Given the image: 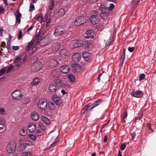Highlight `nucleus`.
Wrapping results in <instances>:
<instances>
[{
  "mask_svg": "<svg viewBox=\"0 0 156 156\" xmlns=\"http://www.w3.org/2000/svg\"><path fill=\"white\" fill-rule=\"evenodd\" d=\"M41 118L42 121L45 124H49L50 123V121L49 120L44 116H42Z\"/></svg>",
  "mask_w": 156,
  "mask_h": 156,
  "instance_id": "nucleus-28",
  "label": "nucleus"
},
{
  "mask_svg": "<svg viewBox=\"0 0 156 156\" xmlns=\"http://www.w3.org/2000/svg\"><path fill=\"white\" fill-rule=\"evenodd\" d=\"M54 46L56 48L55 49L56 51L59 50L60 48V44L58 43H57L54 44Z\"/></svg>",
  "mask_w": 156,
  "mask_h": 156,
  "instance_id": "nucleus-43",
  "label": "nucleus"
},
{
  "mask_svg": "<svg viewBox=\"0 0 156 156\" xmlns=\"http://www.w3.org/2000/svg\"><path fill=\"white\" fill-rule=\"evenodd\" d=\"M39 126L41 129L43 130H44L45 129L46 127L41 122H39Z\"/></svg>",
  "mask_w": 156,
  "mask_h": 156,
  "instance_id": "nucleus-39",
  "label": "nucleus"
},
{
  "mask_svg": "<svg viewBox=\"0 0 156 156\" xmlns=\"http://www.w3.org/2000/svg\"><path fill=\"white\" fill-rule=\"evenodd\" d=\"M56 141H55L54 142H53L52 144H51L50 146V148H51L53 147H54L56 144Z\"/></svg>",
  "mask_w": 156,
  "mask_h": 156,
  "instance_id": "nucleus-57",
  "label": "nucleus"
},
{
  "mask_svg": "<svg viewBox=\"0 0 156 156\" xmlns=\"http://www.w3.org/2000/svg\"><path fill=\"white\" fill-rule=\"evenodd\" d=\"M99 10L101 12V16L104 19H106L109 14L110 13L108 8L104 5H100L99 7Z\"/></svg>",
  "mask_w": 156,
  "mask_h": 156,
  "instance_id": "nucleus-2",
  "label": "nucleus"
},
{
  "mask_svg": "<svg viewBox=\"0 0 156 156\" xmlns=\"http://www.w3.org/2000/svg\"><path fill=\"white\" fill-rule=\"evenodd\" d=\"M81 55L79 53L74 54L73 56V60L76 62L79 61L81 58Z\"/></svg>",
  "mask_w": 156,
  "mask_h": 156,
  "instance_id": "nucleus-17",
  "label": "nucleus"
},
{
  "mask_svg": "<svg viewBox=\"0 0 156 156\" xmlns=\"http://www.w3.org/2000/svg\"><path fill=\"white\" fill-rule=\"evenodd\" d=\"M89 107H85L84 108H83L81 111V113H82L83 114H84L86 112H87L88 110H89V109L88 108Z\"/></svg>",
  "mask_w": 156,
  "mask_h": 156,
  "instance_id": "nucleus-42",
  "label": "nucleus"
},
{
  "mask_svg": "<svg viewBox=\"0 0 156 156\" xmlns=\"http://www.w3.org/2000/svg\"><path fill=\"white\" fill-rule=\"evenodd\" d=\"M31 116L34 120H37L39 118V115L38 113L36 112H33L31 113Z\"/></svg>",
  "mask_w": 156,
  "mask_h": 156,
  "instance_id": "nucleus-16",
  "label": "nucleus"
},
{
  "mask_svg": "<svg viewBox=\"0 0 156 156\" xmlns=\"http://www.w3.org/2000/svg\"><path fill=\"white\" fill-rule=\"evenodd\" d=\"M125 58V55H123L121 57L120 59V62L121 63L123 64Z\"/></svg>",
  "mask_w": 156,
  "mask_h": 156,
  "instance_id": "nucleus-49",
  "label": "nucleus"
},
{
  "mask_svg": "<svg viewBox=\"0 0 156 156\" xmlns=\"http://www.w3.org/2000/svg\"><path fill=\"white\" fill-rule=\"evenodd\" d=\"M86 34L88 36H86L85 38H89L92 37H93L92 34H93V30H87L86 31Z\"/></svg>",
  "mask_w": 156,
  "mask_h": 156,
  "instance_id": "nucleus-26",
  "label": "nucleus"
},
{
  "mask_svg": "<svg viewBox=\"0 0 156 156\" xmlns=\"http://www.w3.org/2000/svg\"><path fill=\"white\" fill-rule=\"evenodd\" d=\"M68 79L72 82H74L75 80V77L72 74L69 75L68 76Z\"/></svg>",
  "mask_w": 156,
  "mask_h": 156,
  "instance_id": "nucleus-34",
  "label": "nucleus"
},
{
  "mask_svg": "<svg viewBox=\"0 0 156 156\" xmlns=\"http://www.w3.org/2000/svg\"><path fill=\"white\" fill-rule=\"evenodd\" d=\"M16 145L14 141L10 142L7 144V152L10 153L12 154L15 151Z\"/></svg>",
  "mask_w": 156,
  "mask_h": 156,
  "instance_id": "nucleus-3",
  "label": "nucleus"
},
{
  "mask_svg": "<svg viewBox=\"0 0 156 156\" xmlns=\"http://www.w3.org/2000/svg\"><path fill=\"white\" fill-rule=\"evenodd\" d=\"M42 18V14H37L35 16V19L38 21L41 20Z\"/></svg>",
  "mask_w": 156,
  "mask_h": 156,
  "instance_id": "nucleus-32",
  "label": "nucleus"
},
{
  "mask_svg": "<svg viewBox=\"0 0 156 156\" xmlns=\"http://www.w3.org/2000/svg\"><path fill=\"white\" fill-rule=\"evenodd\" d=\"M60 53L61 56L63 58H65L68 54L67 51L65 49H62Z\"/></svg>",
  "mask_w": 156,
  "mask_h": 156,
  "instance_id": "nucleus-23",
  "label": "nucleus"
},
{
  "mask_svg": "<svg viewBox=\"0 0 156 156\" xmlns=\"http://www.w3.org/2000/svg\"><path fill=\"white\" fill-rule=\"evenodd\" d=\"M127 113L126 112H125V114L124 116V117L123 119V121L124 122H125L126 120L127 116Z\"/></svg>",
  "mask_w": 156,
  "mask_h": 156,
  "instance_id": "nucleus-58",
  "label": "nucleus"
},
{
  "mask_svg": "<svg viewBox=\"0 0 156 156\" xmlns=\"http://www.w3.org/2000/svg\"><path fill=\"white\" fill-rule=\"evenodd\" d=\"M48 107L51 109H54L55 107L54 103L52 102L48 104Z\"/></svg>",
  "mask_w": 156,
  "mask_h": 156,
  "instance_id": "nucleus-38",
  "label": "nucleus"
},
{
  "mask_svg": "<svg viewBox=\"0 0 156 156\" xmlns=\"http://www.w3.org/2000/svg\"><path fill=\"white\" fill-rule=\"evenodd\" d=\"M29 138L33 140H34L36 139V136L33 134H30L29 135Z\"/></svg>",
  "mask_w": 156,
  "mask_h": 156,
  "instance_id": "nucleus-46",
  "label": "nucleus"
},
{
  "mask_svg": "<svg viewBox=\"0 0 156 156\" xmlns=\"http://www.w3.org/2000/svg\"><path fill=\"white\" fill-rule=\"evenodd\" d=\"M70 68L69 66L65 65L60 68V71L63 73H66L70 71Z\"/></svg>",
  "mask_w": 156,
  "mask_h": 156,
  "instance_id": "nucleus-9",
  "label": "nucleus"
},
{
  "mask_svg": "<svg viewBox=\"0 0 156 156\" xmlns=\"http://www.w3.org/2000/svg\"><path fill=\"white\" fill-rule=\"evenodd\" d=\"M22 155L23 156H31L32 154L29 151L23 152L22 153Z\"/></svg>",
  "mask_w": 156,
  "mask_h": 156,
  "instance_id": "nucleus-33",
  "label": "nucleus"
},
{
  "mask_svg": "<svg viewBox=\"0 0 156 156\" xmlns=\"http://www.w3.org/2000/svg\"><path fill=\"white\" fill-rule=\"evenodd\" d=\"M15 15L16 17V22L19 24L20 22V18L22 16V15L20 12L19 11H16V14H15Z\"/></svg>",
  "mask_w": 156,
  "mask_h": 156,
  "instance_id": "nucleus-19",
  "label": "nucleus"
},
{
  "mask_svg": "<svg viewBox=\"0 0 156 156\" xmlns=\"http://www.w3.org/2000/svg\"><path fill=\"white\" fill-rule=\"evenodd\" d=\"M29 56H27V55H26L24 58H23V61H25L28 58Z\"/></svg>",
  "mask_w": 156,
  "mask_h": 156,
  "instance_id": "nucleus-62",
  "label": "nucleus"
},
{
  "mask_svg": "<svg viewBox=\"0 0 156 156\" xmlns=\"http://www.w3.org/2000/svg\"><path fill=\"white\" fill-rule=\"evenodd\" d=\"M6 71L5 69H2L0 70V76L3 75Z\"/></svg>",
  "mask_w": 156,
  "mask_h": 156,
  "instance_id": "nucleus-47",
  "label": "nucleus"
},
{
  "mask_svg": "<svg viewBox=\"0 0 156 156\" xmlns=\"http://www.w3.org/2000/svg\"><path fill=\"white\" fill-rule=\"evenodd\" d=\"M108 40L106 43V45H110L112 42L113 40V36L112 34H111L108 38H107Z\"/></svg>",
  "mask_w": 156,
  "mask_h": 156,
  "instance_id": "nucleus-22",
  "label": "nucleus"
},
{
  "mask_svg": "<svg viewBox=\"0 0 156 156\" xmlns=\"http://www.w3.org/2000/svg\"><path fill=\"white\" fill-rule=\"evenodd\" d=\"M12 96L13 98L16 100H20L23 97V95L20 90L14 91L12 94Z\"/></svg>",
  "mask_w": 156,
  "mask_h": 156,
  "instance_id": "nucleus-5",
  "label": "nucleus"
},
{
  "mask_svg": "<svg viewBox=\"0 0 156 156\" xmlns=\"http://www.w3.org/2000/svg\"><path fill=\"white\" fill-rule=\"evenodd\" d=\"M40 36L39 34H37L34 38H33L32 40H34L36 42H37V43H38L39 42L40 40Z\"/></svg>",
  "mask_w": 156,
  "mask_h": 156,
  "instance_id": "nucleus-36",
  "label": "nucleus"
},
{
  "mask_svg": "<svg viewBox=\"0 0 156 156\" xmlns=\"http://www.w3.org/2000/svg\"><path fill=\"white\" fill-rule=\"evenodd\" d=\"M38 105L41 110H44L47 107V103L45 100H41L39 101Z\"/></svg>",
  "mask_w": 156,
  "mask_h": 156,
  "instance_id": "nucleus-8",
  "label": "nucleus"
},
{
  "mask_svg": "<svg viewBox=\"0 0 156 156\" xmlns=\"http://www.w3.org/2000/svg\"><path fill=\"white\" fill-rule=\"evenodd\" d=\"M52 74L53 76L55 78H59L61 76L60 73L56 70H53L52 72Z\"/></svg>",
  "mask_w": 156,
  "mask_h": 156,
  "instance_id": "nucleus-21",
  "label": "nucleus"
},
{
  "mask_svg": "<svg viewBox=\"0 0 156 156\" xmlns=\"http://www.w3.org/2000/svg\"><path fill=\"white\" fill-rule=\"evenodd\" d=\"M54 6V1L53 0H51L49 2L48 8L49 10H53Z\"/></svg>",
  "mask_w": 156,
  "mask_h": 156,
  "instance_id": "nucleus-27",
  "label": "nucleus"
},
{
  "mask_svg": "<svg viewBox=\"0 0 156 156\" xmlns=\"http://www.w3.org/2000/svg\"><path fill=\"white\" fill-rule=\"evenodd\" d=\"M86 22V19L83 17L80 16L77 18L74 22V24L76 26L83 24Z\"/></svg>",
  "mask_w": 156,
  "mask_h": 156,
  "instance_id": "nucleus-7",
  "label": "nucleus"
},
{
  "mask_svg": "<svg viewBox=\"0 0 156 156\" xmlns=\"http://www.w3.org/2000/svg\"><path fill=\"white\" fill-rule=\"evenodd\" d=\"M14 68V67L12 66H10L7 70V73H8L9 72H11Z\"/></svg>",
  "mask_w": 156,
  "mask_h": 156,
  "instance_id": "nucleus-44",
  "label": "nucleus"
},
{
  "mask_svg": "<svg viewBox=\"0 0 156 156\" xmlns=\"http://www.w3.org/2000/svg\"><path fill=\"white\" fill-rule=\"evenodd\" d=\"M131 94L134 97L137 98H140L143 96V93L142 92L139 90H137L136 92H132L131 93Z\"/></svg>",
  "mask_w": 156,
  "mask_h": 156,
  "instance_id": "nucleus-13",
  "label": "nucleus"
},
{
  "mask_svg": "<svg viewBox=\"0 0 156 156\" xmlns=\"http://www.w3.org/2000/svg\"><path fill=\"white\" fill-rule=\"evenodd\" d=\"M53 99L54 102L58 105H60L62 102V98L57 95H54Z\"/></svg>",
  "mask_w": 156,
  "mask_h": 156,
  "instance_id": "nucleus-11",
  "label": "nucleus"
},
{
  "mask_svg": "<svg viewBox=\"0 0 156 156\" xmlns=\"http://www.w3.org/2000/svg\"><path fill=\"white\" fill-rule=\"evenodd\" d=\"M22 59V58L21 56H16L15 61L14 62V63H17L20 61Z\"/></svg>",
  "mask_w": 156,
  "mask_h": 156,
  "instance_id": "nucleus-31",
  "label": "nucleus"
},
{
  "mask_svg": "<svg viewBox=\"0 0 156 156\" xmlns=\"http://www.w3.org/2000/svg\"><path fill=\"white\" fill-rule=\"evenodd\" d=\"M5 111L3 108H0V115H5Z\"/></svg>",
  "mask_w": 156,
  "mask_h": 156,
  "instance_id": "nucleus-41",
  "label": "nucleus"
},
{
  "mask_svg": "<svg viewBox=\"0 0 156 156\" xmlns=\"http://www.w3.org/2000/svg\"><path fill=\"white\" fill-rule=\"evenodd\" d=\"M108 136H105L104 138V141L105 142H106L107 141V139Z\"/></svg>",
  "mask_w": 156,
  "mask_h": 156,
  "instance_id": "nucleus-61",
  "label": "nucleus"
},
{
  "mask_svg": "<svg viewBox=\"0 0 156 156\" xmlns=\"http://www.w3.org/2000/svg\"><path fill=\"white\" fill-rule=\"evenodd\" d=\"M0 55L2 56L3 57H5V54L4 52H3L2 51H1L0 50Z\"/></svg>",
  "mask_w": 156,
  "mask_h": 156,
  "instance_id": "nucleus-55",
  "label": "nucleus"
},
{
  "mask_svg": "<svg viewBox=\"0 0 156 156\" xmlns=\"http://www.w3.org/2000/svg\"><path fill=\"white\" fill-rule=\"evenodd\" d=\"M83 44L82 41L78 40H73L70 43L69 45L71 48H75L81 47Z\"/></svg>",
  "mask_w": 156,
  "mask_h": 156,
  "instance_id": "nucleus-4",
  "label": "nucleus"
},
{
  "mask_svg": "<svg viewBox=\"0 0 156 156\" xmlns=\"http://www.w3.org/2000/svg\"><path fill=\"white\" fill-rule=\"evenodd\" d=\"M36 128V125L33 123H30L28 126V129L30 132L32 133L35 131Z\"/></svg>",
  "mask_w": 156,
  "mask_h": 156,
  "instance_id": "nucleus-15",
  "label": "nucleus"
},
{
  "mask_svg": "<svg viewBox=\"0 0 156 156\" xmlns=\"http://www.w3.org/2000/svg\"><path fill=\"white\" fill-rule=\"evenodd\" d=\"M57 64V61L55 59L51 60L49 62V65L51 68L56 67Z\"/></svg>",
  "mask_w": 156,
  "mask_h": 156,
  "instance_id": "nucleus-20",
  "label": "nucleus"
},
{
  "mask_svg": "<svg viewBox=\"0 0 156 156\" xmlns=\"http://www.w3.org/2000/svg\"><path fill=\"white\" fill-rule=\"evenodd\" d=\"M135 49V47H128V51L131 52H132Z\"/></svg>",
  "mask_w": 156,
  "mask_h": 156,
  "instance_id": "nucleus-52",
  "label": "nucleus"
},
{
  "mask_svg": "<svg viewBox=\"0 0 156 156\" xmlns=\"http://www.w3.org/2000/svg\"><path fill=\"white\" fill-rule=\"evenodd\" d=\"M49 89L50 91L53 93H55L58 89L55 85L53 84L49 85Z\"/></svg>",
  "mask_w": 156,
  "mask_h": 156,
  "instance_id": "nucleus-18",
  "label": "nucleus"
},
{
  "mask_svg": "<svg viewBox=\"0 0 156 156\" xmlns=\"http://www.w3.org/2000/svg\"><path fill=\"white\" fill-rule=\"evenodd\" d=\"M33 26H31L27 30V31L28 32V31H30V30H32L33 29Z\"/></svg>",
  "mask_w": 156,
  "mask_h": 156,
  "instance_id": "nucleus-64",
  "label": "nucleus"
},
{
  "mask_svg": "<svg viewBox=\"0 0 156 156\" xmlns=\"http://www.w3.org/2000/svg\"><path fill=\"white\" fill-rule=\"evenodd\" d=\"M140 0H136L135 3L136 5H138L140 2Z\"/></svg>",
  "mask_w": 156,
  "mask_h": 156,
  "instance_id": "nucleus-63",
  "label": "nucleus"
},
{
  "mask_svg": "<svg viewBox=\"0 0 156 156\" xmlns=\"http://www.w3.org/2000/svg\"><path fill=\"white\" fill-rule=\"evenodd\" d=\"M1 46L2 47H3L4 48H5V43L4 42H2Z\"/></svg>",
  "mask_w": 156,
  "mask_h": 156,
  "instance_id": "nucleus-59",
  "label": "nucleus"
},
{
  "mask_svg": "<svg viewBox=\"0 0 156 156\" xmlns=\"http://www.w3.org/2000/svg\"><path fill=\"white\" fill-rule=\"evenodd\" d=\"M83 56L86 61L90 60L92 58V55L88 52H85L83 54Z\"/></svg>",
  "mask_w": 156,
  "mask_h": 156,
  "instance_id": "nucleus-12",
  "label": "nucleus"
},
{
  "mask_svg": "<svg viewBox=\"0 0 156 156\" xmlns=\"http://www.w3.org/2000/svg\"><path fill=\"white\" fill-rule=\"evenodd\" d=\"M37 42H36L34 40L32 41L30 43H28L26 47V50L28 51H30V54H33L34 51L37 50Z\"/></svg>",
  "mask_w": 156,
  "mask_h": 156,
  "instance_id": "nucleus-1",
  "label": "nucleus"
},
{
  "mask_svg": "<svg viewBox=\"0 0 156 156\" xmlns=\"http://www.w3.org/2000/svg\"><path fill=\"white\" fill-rule=\"evenodd\" d=\"M40 82L39 80L38 79H34L32 82H31V85L35 86L38 84Z\"/></svg>",
  "mask_w": 156,
  "mask_h": 156,
  "instance_id": "nucleus-29",
  "label": "nucleus"
},
{
  "mask_svg": "<svg viewBox=\"0 0 156 156\" xmlns=\"http://www.w3.org/2000/svg\"><path fill=\"white\" fill-rule=\"evenodd\" d=\"M72 66L74 70L76 72L78 71L80 69L81 66L80 65L77 64H73L72 65Z\"/></svg>",
  "mask_w": 156,
  "mask_h": 156,
  "instance_id": "nucleus-25",
  "label": "nucleus"
},
{
  "mask_svg": "<svg viewBox=\"0 0 156 156\" xmlns=\"http://www.w3.org/2000/svg\"><path fill=\"white\" fill-rule=\"evenodd\" d=\"M19 47L18 46H14L12 47V49L14 50H17L19 49Z\"/></svg>",
  "mask_w": 156,
  "mask_h": 156,
  "instance_id": "nucleus-60",
  "label": "nucleus"
},
{
  "mask_svg": "<svg viewBox=\"0 0 156 156\" xmlns=\"http://www.w3.org/2000/svg\"><path fill=\"white\" fill-rule=\"evenodd\" d=\"M55 83L56 84H59L61 83V80L59 79H56L55 81Z\"/></svg>",
  "mask_w": 156,
  "mask_h": 156,
  "instance_id": "nucleus-56",
  "label": "nucleus"
},
{
  "mask_svg": "<svg viewBox=\"0 0 156 156\" xmlns=\"http://www.w3.org/2000/svg\"><path fill=\"white\" fill-rule=\"evenodd\" d=\"M6 123V122L5 121L0 120V129H3Z\"/></svg>",
  "mask_w": 156,
  "mask_h": 156,
  "instance_id": "nucleus-30",
  "label": "nucleus"
},
{
  "mask_svg": "<svg viewBox=\"0 0 156 156\" xmlns=\"http://www.w3.org/2000/svg\"><path fill=\"white\" fill-rule=\"evenodd\" d=\"M126 147V145L124 143H122L121 144L120 148L121 150H124Z\"/></svg>",
  "mask_w": 156,
  "mask_h": 156,
  "instance_id": "nucleus-54",
  "label": "nucleus"
},
{
  "mask_svg": "<svg viewBox=\"0 0 156 156\" xmlns=\"http://www.w3.org/2000/svg\"><path fill=\"white\" fill-rule=\"evenodd\" d=\"M20 134L22 136H25L27 134L26 130L22 129L20 131Z\"/></svg>",
  "mask_w": 156,
  "mask_h": 156,
  "instance_id": "nucleus-40",
  "label": "nucleus"
},
{
  "mask_svg": "<svg viewBox=\"0 0 156 156\" xmlns=\"http://www.w3.org/2000/svg\"><path fill=\"white\" fill-rule=\"evenodd\" d=\"M65 14V10L64 9H59L57 15L60 17H63Z\"/></svg>",
  "mask_w": 156,
  "mask_h": 156,
  "instance_id": "nucleus-24",
  "label": "nucleus"
},
{
  "mask_svg": "<svg viewBox=\"0 0 156 156\" xmlns=\"http://www.w3.org/2000/svg\"><path fill=\"white\" fill-rule=\"evenodd\" d=\"M98 17L97 16H91L90 18V21L91 23L94 24H97L98 22Z\"/></svg>",
  "mask_w": 156,
  "mask_h": 156,
  "instance_id": "nucleus-14",
  "label": "nucleus"
},
{
  "mask_svg": "<svg viewBox=\"0 0 156 156\" xmlns=\"http://www.w3.org/2000/svg\"><path fill=\"white\" fill-rule=\"evenodd\" d=\"M115 5L113 4H111L110 5V6L108 8L110 13H111V11L114 9Z\"/></svg>",
  "mask_w": 156,
  "mask_h": 156,
  "instance_id": "nucleus-37",
  "label": "nucleus"
},
{
  "mask_svg": "<svg viewBox=\"0 0 156 156\" xmlns=\"http://www.w3.org/2000/svg\"><path fill=\"white\" fill-rule=\"evenodd\" d=\"M64 32V30L61 26L57 27L55 29L54 35L56 37H59Z\"/></svg>",
  "mask_w": 156,
  "mask_h": 156,
  "instance_id": "nucleus-6",
  "label": "nucleus"
},
{
  "mask_svg": "<svg viewBox=\"0 0 156 156\" xmlns=\"http://www.w3.org/2000/svg\"><path fill=\"white\" fill-rule=\"evenodd\" d=\"M92 43V41H87L85 44V47L86 48H88L89 47Z\"/></svg>",
  "mask_w": 156,
  "mask_h": 156,
  "instance_id": "nucleus-35",
  "label": "nucleus"
},
{
  "mask_svg": "<svg viewBox=\"0 0 156 156\" xmlns=\"http://www.w3.org/2000/svg\"><path fill=\"white\" fill-rule=\"evenodd\" d=\"M103 102V100L102 99H99L96 101L94 103L91 105V106H89L88 108L89 110H90L95 108L96 106L100 104Z\"/></svg>",
  "mask_w": 156,
  "mask_h": 156,
  "instance_id": "nucleus-10",
  "label": "nucleus"
},
{
  "mask_svg": "<svg viewBox=\"0 0 156 156\" xmlns=\"http://www.w3.org/2000/svg\"><path fill=\"white\" fill-rule=\"evenodd\" d=\"M22 36V33L21 30H20L19 32V35L18 36V38L19 40H20Z\"/></svg>",
  "mask_w": 156,
  "mask_h": 156,
  "instance_id": "nucleus-51",
  "label": "nucleus"
},
{
  "mask_svg": "<svg viewBox=\"0 0 156 156\" xmlns=\"http://www.w3.org/2000/svg\"><path fill=\"white\" fill-rule=\"evenodd\" d=\"M36 135L38 136H41V132L40 130H37L36 132Z\"/></svg>",
  "mask_w": 156,
  "mask_h": 156,
  "instance_id": "nucleus-53",
  "label": "nucleus"
},
{
  "mask_svg": "<svg viewBox=\"0 0 156 156\" xmlns=\"http://www.w3.org/2000/svg\"><path fill=\"white\" fill-rule=\"evenodd\" d=\"M34 9L35 7L34 5L32 3H30V11H32L34 10Z\"/></svg>",
  "mask_w": 156,
  "mask_h": 156,
  "instance_id": "nucleus-50",
  "label": "nucleus"
},
{
  "mask_svg": "<svg viewBox=\"0 0 156 156\" xmlns=\"http://www.w3.org/2000/svg\"><path fill=\"white\" fill-rule=\"evenodd\" d=\"M48 19V16L47 14H46L44 17H42L41 21L42 22H44L46 21Z\"/></svg>",
  "mask_w": 156,
  "mask_h": 156,
  "instance_id": "nucleus-45",
  "label": "nucleus"
},
{
  "mask_svg": "<svg viewBox=\"0 0 156 156\" xmlns=\"http://www.w3.org/2000/svg\"><path fill=\"white\" fill-rule=\"evenodd\" d=\"M145 78V75L144 74H141L139 76V80H142Z\"/></svg>",
  "mask_w": 156,
  "mask_h": 156,
  "instance_id": "nucleus-48",
  "label": "nucleus"
}]
</instances>
